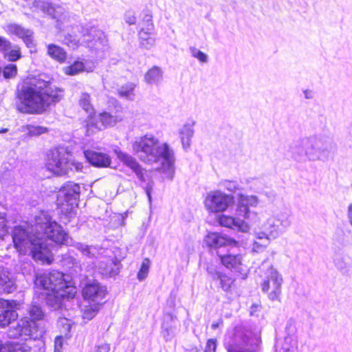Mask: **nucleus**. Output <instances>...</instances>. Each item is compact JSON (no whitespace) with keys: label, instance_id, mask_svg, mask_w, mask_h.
Segmentation results:
<instances>
[{"label":"nucleus","instance_id":"f257e3e1","mask_svg":"<svg viewBox=\"0 0 352 352\" xmlns=\"http://www.w3.org/2000/svg\"><path fill=\"white\" fill-rule=\"evenodd\" d=\"M12 238L14 248L21 254L30 252L34 261L50 264L53 259L47 241L60 245H67L69 234L60 224L49 218L45 222L38 223L34 233L21 226H15Z\"/></svg>","mask_w":352,"mask_h":352},{"label":"nucleus","instance_id":"f03ea898","mask_svg":"<svg viewBox=\"0 0 352 352\" xmlns=\"http://www.w3.org/2000/svg\"><path fill=\"white\" fill-rule=\"evenodd\" d=\"M45 78L43 74L32 76L17 88L16 106L18 111L24 114H43L61 100L59 93H62L63 89Z\"/></svg>","mask_w":352,"mask_h":352},{"label":"nucleus","instance_id":"7ed1b4c3","mask_svg":"<svg viewBox=\"0 0 352 352\" xmlns=\"http://www.w3.org/2000/svg\"><path fill=\"white\" fill-rule=\"evenodd\" d=\"M34 5L56 21L55 26L58 30L63 31L71 26L74 31L80 32L84 38L82 42L85 43L87 47H94L98 42L102 43L104 32L98 29L92 22L73 25L69 13L62 6L40 0L35 1Z\"/></svg>","mask_w":352,"mask_h":352},{"label":"nucleus","instance_id":"20e7f679","mask_svg":"<svg viewBox=\"0 0 352 352\" xmlns=\"http://www.w3.org/2000/svg\"><path fill=\"white\" fill-rule=\"evenodd\" d=\"M332 147L331 141L323 137L311 136L294 140L289 145L287 155L298 162L328 159Z\"/></svg>","mask_w":352,"mask_h":352},{"label":"nucleus","instance_id":"39448f33","mask_svg":"<svg viewBox=\"0 0 352 352\" xmlns=\"http://www.w3.org/2000/svg\"><path fill=\"white\" fill-rule=\"evenodd\" d=\"M262 343L261 328L249 322L236 324L224 346L227 352H261Z\"/></svg>","mask_w":352,"mask_h":352},{"label":"nucleus","instance_id":"423d86ee","mask_svg":"<svg viewBox=\"0 0 352 352\" xmlns=\"http://www.w3.org/2000/svg\"><path fill=\"white\" fill-rule=\"evenodd\" d=\"M67 148L59 146L50 151L45 166L47 170L56 175H67L69 170L82 171L83 164L69 159Z\"/></svg>","mask_w":352,"mask_h":352},{"label":"nucleus","instance_id":"0eeeda50","mask_svg":"<svg viewBox=\"0 0 352 352\" xmlns=\"http://www.w3.org/2000/svg\"><path fill=\"white\" fill-rule=\"evenodd\" d=\"M45 331L40 323H35L31 318L24 316L18 320L16 325L9 327L7 335L11 339H21L23 341L28 340H38L43 337Z\"/></svg>","mask_w":352,"mask_h":352},{"label":"nucleus","instance_id":"6e6552de","mask_svg":"<svg viewBox=\"0 0 352 352\" xmlns=\"http://www.w3.org/2000/svg\"><path fill=\"white\" fill-rule=\"evenodd\" d=\"M235 202V197L232 194H227L221 190H215L207 193L204 206L209 213L219 214L232 208Z\"/></svg>","mask_w":352,"mask_h":352},{"label":"nucleus","instance_id":"1a4fd4ad","mask_svg":"<svg viewBox=\"0 0 352 352\" xmlns=\"http://www.w3.org/2000/svg\"><path fill=\"white\" fill-rule=\"evenodd\" d=\"M80 186L78 184L68 182L64 184L56 196V205L67 212L71 211L78 205Z\"/></svg>","mask_w":352,"mask_h":352},{"label":"nucleus","instance_id":"9d476101","mask_svg":"<svg viewBox=\"0 0 352 352\" xmlns=\"http://www.w3.org/2000/svg\"><path fill=\"white\" fill-rule=\"evenodd\" d=\"M159 140L153 135L146 134L137 139L132 145L133 150L137 154L140 160L147 164H152V161L156 159L154 155Z\"/></svg>","mask_w":352,"mask_h":352},{"label":"nucleus","instance_id":"9b49d317","mask_svg":"<svg viewBox=\"0 0 352 352\" xmlns=\"http://www.w3.org/2000/svg\"><path fill=\"white\" fill-rule=\"evenodd\" d=\"M154 155L156 159L152 161V163L161 162L160 170L162 173L168 174L170 179H173L175 162L174 150L166 142L160 145L158 144Z\"/></svg>","mask_w":352,"mask_h":352},{"label":"nucleus","instance_id":"f8f14e48","mask_svg":"<svg viewBox=\"0 0 352 352\" xmlns=\"http://www.w3.org/2000/svg\"><path fill=\"white\" fill-rule=\"evenodd\" d=\"M283 278L278 272L271 267L261 283V290L267 294L268 298L272 301L279 299L281 294Z\"/></svg>","mask_w":352,"mask_h":352},{"label":"nucleus","instance_id":"ddd939ff","mask_svg":"<svg viewBox=\"0 0 352 352\" xmlns=\"http://www.w3.org/2000/svg\"><path fill=\"white\" fill-rule=\"evenodd\" d=\"M63 278L62 272L53 270L36 276L35 285L45 290H61L64 285Z\"/></svg>","mask_w":352,"mask_h":352},{"label":"nucleus","instance_id":"4468645a","mask_svg":"<svg viewBox=\"0 0 352 352\" xmlns=\"http://www.w3.org/2000/svg\"><path fill=\"white\" fill-rule=\"evenodd\" d=\"M118 120L110 113L103 111L96 115H89L87 121V131L95 133L116 124Z\"/></svg>","mask_w":352,"mask_h":352},{"label":"nucleus","instance_id":"2eb2a0df","mask_svg":"<svg viewBox=\"0 0 352 352\" xmlns=\"http://www.w3.org/2000/svg\"><path fill=\"white\" fill-rule=\"evenodd\" d=\"M107 294V287L102 286L96 280L87 282L82 291L84 300L87 301L88 303L101 302Z\"/></svg>","mask_w":352,"mask_h":352},{"label":"nucleus","instance_id":"dca6fc26","mask_svg":"<svg viewBox=\"0 0 352 352\" xmlns=\"http://www.w3.org/2000/svg\"><path fill=\"white\" fill-rule=\"evenodd\" d=\"M258 203V197L256 195H247L242 192L237 194L236 215L249 219L255 213L251 211V207H256Z\"/></svg>","mask_w":352,"mask_h":352},{"label":"nucleus","instance_id":"f3484780","mask_svg":"<svg viewBox=\"0 0 352 352\" xmlns=\"http://www.w3.org/2000/svg\"><path fill=\"white\" fill-rule=\"evenodd\" d=\"M204 241L211 251L226 250L228 247L236 244V241L231 237L218 232H209L205 237Z\"/></svg>","mask_w":352,"mask_h":352},{"label":"nucleus","instance_id":"a211bd4d","mask_svg":"<svg viewBox=\"0 0 352 352\" xmlns=\"http://www.w3.org/2000/svg\"><path fill=\"white\" fill-rule=\"evenodd\" d=\"M206 271L213 280L219 283V287L224 292L231 289L234 280L231 276L223 272L221 267L212 263L207 265Z\"/></svg>","mask_w":352,"mask_h":352},{"label":"nucleus","instance_id":"6ab92c4d","mask_svg":"<svg viewBox=\"0 0 352 352\" xmlns=\"http://www.w3.org/2000/svg\"><path fill=\"white\" fill-rule=\"evenodd\" d=\"M287 214H281L278 218H270L263 224V230L272 239L278 237L284 229L289 226L291 221Z\"/></svg>","mask_w":352,"mask_h":352},{"label":"nucleus","instance_id":"aec40b11","mask_svg":"<svg viewBox=\"0 0 352 352\" xmlns=\"http://www.w3.org/2000/svg\"><path fill=\"white\" fill-rule=\"evenodd\" d=\"M117 158L126 167L129 168L135 174L138 179L142 182L146 181L144 169L130 154L117 148L114 150Z\"/></svg>","mask_w":352,"mask_h":352},{"label":"nucleus","instance_id":"412c9836","mask_svg":"<svg viewBox=\"0 0 352 352\" xmlns=\"http://www.w3.org/2000/svg\"><path fill=\"white\" fill-rule=\"evenodd\" d=\"M82 153L86 162L90 166L98 168L111 167V157L107 153L91 149H85Z\"/></svg>","mask_w":352,"mask_h":352},{"label":"nucleus","instance_id":"4be33fe9","mask_svg":"<svg viewBox=\"0 0 352 352\" xmlns=\"http://www.w3.org/2000/svg\"><path fill=\"white\" fill-rule=\"evenodd\" d=\"M20 307V303L16 300H8L3 307L0 308V328L8 326L18 317L16 311Z\"/></svg>","mask_w":352,"mask_h":352},{"label":"nucleus","instance_id":"5701e85b","mask_svg":"<svg viewBox=\"0 0 352 352\" xmlns=\"http://www.w3.org/2000/svg\"><path fill=\"white\" fill-rule=\"evenodd\" d=\"M217 257L220 264L231 271H236L242 264L241 255L232 252L230 248L217 250Z\"/></svg>","mask_w":352,"mask_h":352},{"label":"nucleus","instance_id":"b1692460","mask_svg":"<svg viewBox=\"0 0 352 352\" xmlns=\"http://www.w3.org/2000/svg\"><path fill=\"white\" fill-rule=\"evenodd\" d=\"M217 223L222 227L230 228L238 232L246 233L250 230L249 225L237 217L221 213L216 217Z\"/></svg>","mask_w":352,"mask_h":352},{"label":"nucleus","instance_id":"393cba45","mask_svg":"<svg viewBox=\"0 0 352 352\" xmlns=\"http://www.w3.org/2000/svg\"><path fill=\"white\" fill-rule=\"evenodd\" d=\"M8 30L10 33L14 34L17 37L21 38L28 48L30 49V52L32 53V50L35 47L34 42V32L30 29H26L21 25L16 23L9 24L8 25Z\"/></svg>","mask_w":352,"mask_h":352},{"label":"nucleus","instance_id":"a878e982","mask_svg":"<svg viewBox=\"0 0 352 352\" xmlns=\"http://www.w3.org/2000/svg\"><path fill=\"white\" fill-rule=\"evenodd\" d=\"M177 320L172 314H167L162 324L161 334L166 342H170L176 336Z\"/></svg>","mask_w":352,"mask_h":352},{"label":"nucleus","instance_id":"bb28decb","mask_svg":"<svg viewBox=\"0 0 352 352\" xmlns=\"http://www.w3.org/2000/svg\"><path fill=\"white\" fill-rule=\"evenodd\" d=\"M16 289V284L12 272L0 266V294H11Z\"/></svg>","mask_w":352,"mask_h":352},{"label":"nucleus","instance_id":"cd10ccee","mask_svg":"<svg viewBox=\"0 0 352 352\" xmlns=\"http://www.w3.org/2000/svg\"><path fill=\"white\" fill-rule=\"evenodd\" d=\"M45 297L46 304L54 310H61L65 307L64 300L67 297L64 291L50 290Z\"/></svg>","mask_w":352,"mask_h":352},{"label":"nucleus","instance_id":"c85d7f7f","mask_svg":"<svg viewBox=\"0 0 352 352\" xmlns=\"http://www.w3.org/2000/svg\"><path fill=\"white\" fill-rule=\"evenodd\" d=\"M29 318L35 323H40L45 318V312L42 306L36 302H32L27 309Z\"/></svg>","mask_w":352,"mask_h":352},{"label":"nucleus","instance_id":"c756f323","mask_svg":"<svg viewBox=\"0 0 352 352\" xmlns=\"http://www.w3.org/2000/svg\"><path fill=\"white\" fill-rule=\"evenodd\" d=\"M195 122L192 124H185L183 127L179 130V137L182 144V147L184 150H187L191 144V138L194 135V129L192 126L195 124Z\"/></svg>","mask_w":352,"mask_h":352},{"label":"nucleus","instance_id":"7c9ffc66","mask_svg":"<svg viewBox=\"0 0 352 352\" xmlns=\"http://www.w3.org/2000/svg\"><path fill=\"white\" fill-rule=\"evenodd\" d=\"M163 72L158 66H153L144 75V80L149 85H158L162 80Z\"/></svg>","mask_w":352,"mask_h":352},{"label":"nucleus","instance_id":"2f4dec72","mask_svg":"<svg viewBox=\"0 0 352 352\" xmlns=\"http://www.w3.org/2000/svg\"><path fill=\"white\" fill-rule=\"evenodd\" d=\"M47 54L53 59L63 63L67 58V53L63 48L58 45L51 43L47 46Z\"/></svg>","mask_w":352,"mask_h":352},{"label":"nucleus","instance_id":"473e14b6","mask_svg":"<svg viewBox=\"0 0 352 352\" xmlns=\"http://www.w3.org/2000/svg\"><path fill=\"white\" fill-rule=\"evenodd\" d=\"M151 31L144 30V28H141L138 36L140 41V47L142 49L150 50L155 43V39L151 35Z\"/></svg>","mask_w":352,"mask_h":352},{"label":"nucleus","instance_id":"72a5a7b5","mask_svg":"<svg viewBox=\"0 0 352 352\" xmlns=\"http://www.w3.org/2000/svg\"><path fill=\"white\" fill-rule=\"evenodd\" d=\"M141 21L140 25L145 27L144 30L152 31L154 30L153 22V14L151 10L148 8L144 9L140 14Z\"/></svg>","mask_w":352,"mask_h":352},{"label":"nucleus","instance_id":"f704fd0d","mask_svg":"<svg viewBox=\"0 0 352 352\" xmlns=\"http://www.w3.org/2000/svg\"><path fill=\"white\" fill-rule=\"evenodd\" d=\"M60 331L64 334V337L67 339L71 338V331L74 322L72 320L65 317H60L57 322Z\"/></svg>","mask_w":352,"mask_h":352},{"label":"nucleus","instance_id":"c9c22d12","mask_svg":"<svg viewBox=\"0 0 352 352\" xmlns=\"http://www.w3.org/2000/svg\"><path fill=\"white\" fill-rule=\"evenodd\" d=\"M135 87L136 85L131 82L123 85L118 89L119 96L128 100H132L135 96L134 90Z\"/></svg>","mask_w":352,"mask_h":352},{"label":"nucleus","instance_id":"e433bc0d","mask_svg":"<svg viewBox=\"0 0 352 352\" xmlns=\"http://www.w3.org/2000/svg\"><path fill=\"white\" fill-rule=\"evenodd\" d=\"M3 55V58L9 62H16L22 57L20 47L13 45Z\"/></svg>","mask_w":352,"mask_h":352},{"label":"nucleus","instance_id":"4c0bfd02","mask_svg":"<svg viewBox=\"0 0 352 352\" xmlns=\"http://www.w3.org/2000/svg\"><path fill=\"white\" fill-rule=\"evenodd\" d=\"M219 186L231 193L243 190V188L235 180L222 179L219 182Z\"/></svg>","mask_w":352,"mask_h":352},{"label":"nucleus","instance_id":"58836bf2","mask_svg":"<svg viewBox=\"0 0 352 352\" xmlns=\"http://www.w3.org/2000/svg\"><path fill=\"white\" fill-rule=\"evenodd\" d=\"M23 131H26L29 136H38L47 133L48 129L43 126L27 124L23 126Z\"/></svg>","mask_w":352,"mask_h":352},{"label":"nucleus","instance_id":"ea45409f","mask_svg":"<svg viewBox=\"0 0 352 352\" xmlns=\"http://www.w3.org/2000/svg\"><path fill=\"white\" fill-rule=\"evenodd\" d=\"M104 302L89 303L84 311V318L89 320L93 319L98 313Z\"/></svg>","mask_w":352,"mask_h":352},{"label":"nucleus","instance_id":"a19ab883","mask_svg":"<svg viewBox=\"0 0 352 352\" xmlns=\"http://www.w3.org/2000/svg\"><path fill=\"white\" fill-rule=\"evenodd\" d=\"M85 70V64L82 61L75 60L72 64L67 66L65 72L69 76H75Z\"/></svg>","mask_w":352,"mask_h":352},{"label":"nucleus","instance_id":"79ce46f5","mask_svg":"<svg viewBox=\"0 0 352 352\" xmlns=\"http://www.w3.org/2000/svg\"><path fill=\"white\" fill-rule=\"evenodd\" d=\"M150 266V259L148 258H144L137 274V278L139 281H143L147 277Z\"/></svg>","mask_w":352,"mask_h":352},{"label":"nucleus","instance_id":"37998d69","mask_svg":"<svg viewBox=\"0 0 352 352\" xmlns=\"http://www.w3.org/2000/svg\"><path fill=\"white\" fill-rule=\"evenodd\" d=\"M79 104L82 109L89 113V116L91 115L94 108L90 102V95L88 93L85 92L81 94L79 100Z\"/></svg>","mask_w":352,"mask_h":352},{"label":"nucleus","instance_id":"c03bdc74","mask_svg":"<svg viewBox=\"0 0 352 352\" xmlns=\"http://www.w3.org/2000/svg\"><path fill=\"white\" fill-rule=\"evenodd\" d=\"M121 267L122 264L120 261L116 257H114L111 260L109 265L107 267V271L110 276H115L120 273Z\"/></svg>","mask_w":352,"mask_h":352},{"label":"nucleus","instance_id":"a18cd8bd","mask_svg":"<svg viewBox=\"0 0 352 352\" xmlns=\"http://www.w3.org/2000/svg\"><path fill=\"white\" fill-rule=\"evenodd\" d=\"M334 265L342 274H348L349 270L344 256L338 255L334 258Z\"/></svg>","mask_w":352,"mask_h":352},{"label":"nucleus","instance_id":"49530a36","mask_svg":"<svg viewBox=\"0 0 352 352\" xmlns=\"http://www.w3.org/2000/svg\"><path fill=\"white\" fill-rule=\"evenodd\" d=\"M189 50L192 56L196 58L201 63H206L208 61V56L204 52L195 47H190Z\"/></svg>","mask_w":352,"mask_h":352},{"label":"nucleus","instance_id":"de8ad7c7","mask_svg":"<svg viewBox=\"0 0 352 352\" xmlns=\"http://www.w3.org/2000/svg\"><path fill=\"white\" fill-rule=\"evenodd\" d=\"M1 73L5 79H10L16 75L17 67L15 64H8L5 66Z\"/></svg>","mask_w":352,"mask_h":352},{"label":"nucleus","instance_id":"09e8293b","mask_svg":"<svg viewBox=\"0 0 352 352\" xmlns=\"http://www.w3.org/2000/svg\"><path fill=\"white\" fill-rule=\"evenodd\" d=\"M72 245L79 250L83 255L91 258L93 254L91 252V246L80 242H75Z\"/></svg>","mask_w":352,"mask_h":352},{"label":"nucleus","instance_id":"8fccbe9b","mask_svg":"<svg viewBox=\"0 0 352 352\" xmlns=\"http://www.w3.org/2000/svg\"><path fill=\"white\" fill-rule=\"evenodd\" d=\"M79 42V39L76 36H73L70 34L65 36L64 38V43L74 49L78 47Z\"/></svg>","mask_w":352,"mask_h":352},{"label":"nucleus","instance_id":"3c124183","mask_svg":"<svg viewBox=\"0 0 352 352\" xmlns=\"http://www.w3.org/2000/svg\"><path fill=\"white\" fill-rule=\"evenodd\" d=\"M12 351L13 352H31V347L25 342H12Z\"/></svg>","mask_w":352,"mask_h":352},{"label":"nucleus","instance_id":"603ef678","mask_svg":"<svg viewBox=\"0 0 352 352\" xmlns=\"http://www.w3.org/2000/svg\"><path fill=\"white\" fill-rule=\"evenodd\" d=\"M124 19L129 25H135L137 21L135 12L132 10L126 11L124 15Z\"/></svg>","mask_w":352,"mask_h":352},{"label":"nucleus","instance_id":"864d4df0","mask_svg":"<svg viewBox=\"0 0 352 352\" xmlns=\"http://www.w3.org/2000/svg\"><path fill=\"white\" fill-rule=\"evenodd\" d=\"M10 47H12V43L6 37L0 36V53L3 54Z\"/></svg>","mask_w":352,"mask_h":352},{"label":"nucleus","instance_id":"5fc2aeb1","mask_svg":"<svg viewBox=\"0 0 352 352\" xmlns=\"http://www.w3.org/2000/svg\"><path fill=\"white\" fill-rule=\"evenodd\" d=\"M217 341L214 338H210L207 340L204 352H216Z\"/></svg>","mask_w":352,"mask_h":352},{"label":"nucleus","instance_id":"6e6d98bb","mask_svg":"<svg viewBox=\"0 0 352 352\" xmlns=\"http://www.w3.org/2000/svg\"><path fill=\"white\" fill-rule=\"evenodd\" d=\"M64 336H57L54 340V352H61L63 346Z\"/></svg>","mask_w":352,"mask_h":352},{"label":"nucleus","instance_id":"4d7b16f0","mask_svg":"<svg viewBox=\"0 0 352 352\" xmlns=\"http://www.w3.org/2000/svg\"><path fill=\"white\" fill-rule=\"evenodd\" d=\"M154 186V182L153 180H150L147 182L145 187H144L145 193L147 196L148 201L151 203L152 201V191Z\"/></svg>","mask_w":352,"mask_h":352},{"label":"nucleus","instance_id":"13d9d810","mask_svg":"<svg viewBox=\"0 0 352 352\" xmlns=\"http://www.w3.org/2000/svg\"><path fill=\"white\" fill-rule=\"evenodd\" d=\"M8 229L5 214L0 212V234H6L8 232Z\"/></svg>","mask_w":352,"mask_h":352},{"label":"nucleus","instance_id":"bf43d9fd","mask_svg":"<svg viewBox=\"0 0 352 352\" xmlns=\"http://www.w3.org/2000/svg\"><path fill=\"white\" fill-rule=\"evenodd\" d=\"M0 352H13L12 342H3L0 340Z\"/></svg>","mask_w":352,"mask_h":352},{"label":"nucleus","instance_id":"052dcab7","mask_svg":"<svg viewBox=\"0 0 352 352\" xmlns=\"http://www.w3.org/2000/svg\"><path fill=\"white\" fill-rule=\"evenodd\" d=\"M267 245V243H260L257 241H254V243H253V250L255 251V252H260V251H262Z\"/></svg>","mask_w":352,"mask_h":352},{"label":"nucleus","instance_id":"680f3d73","mask_svg":"<svg viewBox=\"0 0 352 352\" xmlns=\"http://www.w3.org/2000/svg\"><path fill=\"white\" fill-rule=\"evenodd\" d=\"M62 259L60 260L62 262H63V265H65L66 263H68V264H74V258L65 254H62Z\"/></svg>","mask_w":352,"mask_h":352},{"label":"nucleus","instance_id":"e2e57ef3","mask_svg":"<svg viewBox=\"0 0 352 352\" xmlns=\"http://www.w3.org/2000/svg\"><path fill=\"white\" fill-rule=\"evenodd\" d=\"M256 236H257V239H265V243H268V239H270V238H271V236L270 235H268L267 232L265 231L264 230L261 232H257Z\"/></svg>","mask_w":352,"mask_h":352},{"label":"nucleus","instance_id":"0e129e2a","mask_svg":"<svg viewBox=\"0 0 352 352\" xmlns=\"http://www.w3.org/2000/svg\"><path fill=\"white\" fill-rule=\"evenodd\" d=\"M110 350V345L108 344H103L98 346V352H109Z\"/></svg>","mask_w":352,"mask_h":352},{"label":"nucleus","instance_id":"69168bd1","mask_svg":"<svg viewBox=\"0 0 352 352\" xmlns=\"http://www.w3.org/2000/svg\"><path fill=\"white\" fill-rule=\"evenodd\" d=\"M303 94L306 99H312L314 98V93L310 89L304 90Z\"/></svg>","mask_w":352,"mask_h":352},{"label":"nucleus","instance_id":"338daca9","mask_svg":"<svg viewBox=\"0 0 352 352\" xmlns=\"http://www.w3.org/2000/svg\"><path fill=\"white\" fill-rule=\"evenodd\" d=\"M347 216L349 220V223L352 226V203L350 204L348 206Z\"/></svg>","mask_w":352,"mask_h":352},{"label":"nucleus","instance_id":"774afa93","mask_svg":"<svg viewBox=\"0 0 352 352\" xmlns=\"http://www.w3.org/2000/svg\"><path fill=\"white\" fill-rule=\"evenodd\" d=\"M259 307V305L257 304H252V305L250 307V314L251 316H254L256 314V312L258 311Z\"/></svg>","mask_w":352,"mask_h":352}]
</instances>
